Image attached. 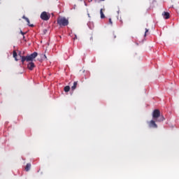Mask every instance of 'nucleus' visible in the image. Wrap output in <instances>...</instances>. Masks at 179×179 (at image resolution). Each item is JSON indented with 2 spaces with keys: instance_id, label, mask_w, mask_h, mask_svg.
<instances>
[{
  "instance_id": "obj_1",
  "label": "nucleus",
  "mask_w": 179,
  "mask_h": 179,
  "mask_svg": "<svg viewBox=\"0 0 179 179\" xmlns=\"http://www.w3.org/2000/svg\"><path fill=\"white\" fill-rule=\"evenodd\" d=\"M152 118L156 121V122H162L164 121V116L160 115V110L159 109H155L152 112Z\"/></svg>"
},
{
  "instance_id": "obj_2",
  "label": "nucleus",
  "mask_w": 179,
  "mask_h": 179,
  "mask_svg": "<svg viewBox=\"0 0 179 179\" xmlns=\"http://www.w3.org/2000/svg\"><path fill=\"white\" fill-rule=\"evenodd\" d=\"M57 24L61 27L68 26L69 24V20L64 17H59L57 18Z\"/></svg>"
},
{
  "instance_id": "obj_3",
  "label": "nucleus",
  "mask_w": 179,
  "mask_h": 179,
  "mask_svg": "<svg viewBox=\"0 0 179 179\" xmlns=\"http://www.w3.org/2000/svg\"><path fill=\"white\" fill-rule=\"evenodd\" d=\"M50 17H51V15H50V13H48L45 11H43L41 14V19H42V20H50Z\"/></svg>"
},
{
  "instance_id": "obj_4",
  "label": "nucleus",
  "mask_w": 179,
  "mask_h": 179,
  "mask_svg": "<svg viewBox=\"0 0 179 179\" xmlns=\"http://www.w3.org/2000/svg\"><path fill=\"white\" fill-rule=\"evenodd\" d=\"M149 128H157V124H156V120H150L148 122Z\"/></svg>"
},
{
  "instance_id": "obj_5",
  "label": "nucleus",
  "mask_w": 179,
  "mask_h": 179,
  "mask_svg": "<svg viewBox=\"0 0 179 179\" xmlns=\"http://www.w3.org/2000/svg\"><path fill=\"white\" fill-rule=\"evenodd\" d=\"M27 68L28 69H29V71H33V69L36 68V65L34 64V63H33V62H31L27 64Z\"/></svg>"
},
{
  "instance_id": "obj_6",
  "label": "nucleus",
  "mask_w": 179,
  "mask_h": 179,
  "mask_svg": "<svg viewBox=\"0 0 179 179\" xmlns=\"http://www.w3.org/2000/svg\"><path fill=\"white\" fill-rule=\"evenodd\" d=\"M22 19H24V20H26V22H27L28 26H29V27H34V24H30V20H29V18H27L26 16H23Z\"/></svg>"
},
{
  "instance_id": "obj_7",
  "label": "nucleus",
  "mask_w": 179,
  "mask_h": 179,
  "mask_svg": "<svg viewBox=\"0 0 179 179\" xmlns=\"http://www.w3.org/2000/svg\"><path fill=\"white\" fill-rule=\"evenodd\" d=\"M162 15H163L164 19H170V13H168V12H164V13H162Z\"/></svg>"
},
{
  "instance_id": "obj_8",
  "label": "nucleus",
  "mask_w": 179,
  "mask_h": 179,
  "mask_svg": "<svg viewBox=\"0 0 179 179\" xmlns=\"http://www.w3.org/2000/svg\"><path fill=\"white\" fill-rule=\"evenodd\" d=\"M104 10H106L105 8H101L100 10L101 19H104L106 17V15H104V13H103V11Z\"/></svg>"
},
{
  "instance_id": "obj_9",
  "label": "nucleus",
  "mask_w": 179,
  "mask_h": 179,
  "mask_svg": "<svg viewBox=\"0 0 179 179\" xmlns=\"http://www.w3.org/2000/svg\"><path fill=\"white\" fill-rule=\"evenodd\" d=\"M30 169H31V164H27V165L25 166V171H29Z\"/></svg>"
},
{
  "instance_id": "obj_10",
  "label": "nucleus",
  "mask_w": 179,
  "mask_h": 179,
  "mask_svg": "<svg viewBox=\"0 0 179 179\" xmlns=\"http://www.w3.org/2000/svg\"><path fill=\"white\" fill-rule=\"evenodd\" d=\"M13 58H15V61H17V53L16 52V50H14L13 52Z\"/></svg>"
},
{
  "instance_id": "obj_11",
  "label": "nucleus",
  "mask_w": 179,
  "mask_h": 179,
  "mask_svg": "<svg viewBox=\"0 0 179 179\" xmlns=\"http://www.w3.org/2000/svg\"><path fill=\"white\" fill-rule=\"evenodd\" d=\"M77 86H78V81H75L73 83V85L71 87V90H75V89H76Z\"/></svg>"
},
{
  "instance_id": "obj_12",
  "label": "nucleus",
  "mask_w": 179,
  "mask_h": 179,
  "mask_svg": "<svg viewBox=\"0 0 179 179\" xmlns=\"http://www.w3.org/2000/svg\"><path fill=\"white\" fill-rule=\"evenodd\" d=\"M37 55H38V54L37 53V52H34V53L31 54L30 56L34 59L36 57H37Z\"/></svg>"
},
{
  "instance_id": "obj_13",
  "label": "nucleus",
  "mask_w": 179,
  "mask_h": 179,
  "mask_svg": "<svg viewBox=\"0 0 179 179\" xmlns=\"http://www.w3.org/2000/svg\"><path fill=\"white\" fill-rule=\"evenodd\" d=\"M21 61H22V64L24 62V61L27 62V57L26 56H22Z\"/></svg>"
},
{
  "instance_id": "obj_14",
  "label": "nucleus",
  "mask_w": 179,
  "mask_h": 179,
  "mask_svg": "<svg viewBox=\"0 0 179 179\" xmlns=\"http://www.w3.org/2000/svg\"><path fill=\"white\" fill-rule=\"evenodd\" d=\"M69 90H71V87L69 86H66L64 87V92H68Z\"/></svg>"
},
{
  "instance_id": "obj_15",
  "label": "nucleus",
  "mask_w": 179,
  "mask_h": 179,
  "mask_svg": "<svg viewBox=\"0 0 179 179\" xmlns=\"http://www.w3.org/2000/svg\"><path fill=\"white\" fill-rule=\"evenodd\" d=\"M27 62H29V61H33L34 59L30 55L27 56Z\"/></svg>"
},
{
  "instance_id": "obj_16",
  "label": "nucleus",
  "mask_w": 179,
  "mask_h": 179,
  "mask_svg": "<svg viewBox=\"0 0 179 179\" xmlns=\"http://www.w3.org/2000/svg\"><path fill=\"white\" fill-rule=\"evenodd\" d=\"M148 33H149V29H148V28H145V37H146V34H148Z\"/></svg>"
},
{
  "instance_id": "obj_17",
  "label": "nucleus",
  "mask_w": 179,
  "mask_h": 179,
  "mask_svg": "<svg viewBox=\"0 0 179 179\" xmlns=\"http://www.w3.org/2000/svg\"><path fill=\"white\" fill-rule=\"evenodd\" d=\"M20 33L23 36V40H24V38H25L24 34H26V33H24V32L22 31H20Z\"/></svg>"
},
{
  "instance_id": "obj_18",
  "label": "nucleus",
  "mask_w": 179,
  "mask_h": 179,
  "mask_svg": "<svg viewBox=\"0 0 179 179\" xmlns=\"http://www.w3.org/2000/svg\"><path fill=\"white\" fill-rule=\"evenodd\" d=\"M109 23L110 24H113V21L111 20V18H109Z\"/></svg>"
},
{
  "instance_id": "obj_19",
  "label": "nucleus",
  "mask_w": 179,
  "mask_h": 179,
  "mask_svg": "<svg viewBox=\"0 0 179 179\" xmlns=\"http://www.w3.org/2000/svg\"><path fill=\"white\" fill-rule=\"evenodd\" d=\"M73 40H78V36L75 35V37L73 38Z\"/></svg>"
},
{
  "instance_id": "obj_20",
  "label": "nucleus",
  "mask_w": 179,
  "mask_h": 179,
  "mask_svg": "<svg viewBox=\"0 0 179 179\" xmlns=\"http://www.w3.org/2000/svg\"><path fill=\"white\" fill-rule=\"evenodd\" d=\"M120 24H122L123 22H122V19H121V17L120 19Z\"/></svg>"
},
{
  "instance_id": "obj_21",
  "label": "nucleus",
  "mask_w": 179,
  "mask_h": 179,
  "mask_svg": "<svg viewBox=\"0 0 179 179\" xmlns=\"http://www.w3.org/2000/svg\"><path fill=\"white\" fill-rule=\"evenodd\" d=\"M90 39L91 41H93V36H91Z\"/></svg>"
},
{
  "instance_id": "obj_22",
  "label": "nucleus",
  "mask_w": 179,
  "mask_h": 179,
  "mask_svg": "<svg viewBox=\"0 0 179 179\" xmlns=\"http://www.w3.org/2000/svg\"><path fill=\"white\" fill-rule=\"evenodd\" d=\"M87 15H88V17H90V14L88 13Z\"/></svg>"
},
{
  "instance_id": "obj_23",
  "label": "nucleus",
  "mask_w": 179,
  "mask_h": 179,
  "mask_svg": "<svg viewBox=\"0 0 179 179\" xmlns=\"http://www.w3.org/2000/svg\"><path fill=\"white\" fill-rule=\"evenodd\" d=\"M44 57H45V59H46L47 57L45 56V55H44Z\"/></svg>"
},
{
  "instance_id": "obj_24",
  "label": "nucleus",
  "mask_w": 179,
  "mask_h": 179,
  "mask_svg": "<svg viewBox=\"0 0 179 179\" xmlns=\"http://www.w3.org/2000/svg\"><path fill=\"white\" fill-rule=\"evenodd\" d=\"M100 1H104L105 0H99Z\"/></svg>"
},
{
  "instance_id": "obj_25",
  "label": "nucleus",
  "mask_w": 179,
  "mask_h": 179,
  "mask_svg": "<svg viewBox=\"0 0 179 179\" xmlns=\"http://www.w3.org/2000/svg\"><path fill=\"white\" fill-rule=\"evenodd\" d=\"M80 1H82V0H80Z\"/></svg>"
}]
</instances>
